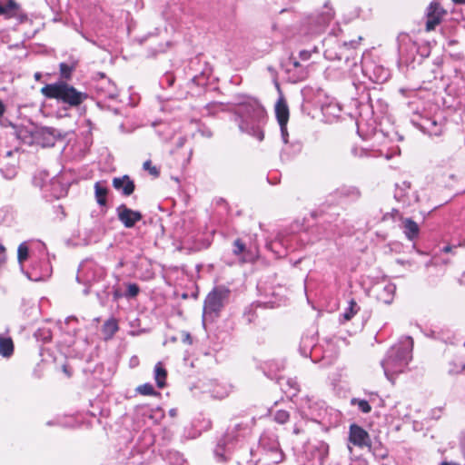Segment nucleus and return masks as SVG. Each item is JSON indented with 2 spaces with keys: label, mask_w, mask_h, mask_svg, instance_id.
Returning <instances> with one entry per match:
<instances>
[{
  "label": "nucleus",
  "mask_w": 465,
  "mask_h": 465,
  "mask_svg": "<svg viewBox=\"0 0 465 465\" xmlns=\"http://www.w3.org/2000/svg\"><path fill=\"white\" fill-rule=\"evenodd\" d=\"M117 211L120 221L126 227H132L136 222H138L141 219V213L139 212L128 209L125 207V205H121Z\"/></svg>",
  "instance_id": "5"
},
{
  "label": "nucleus",
  "mask_w": 465,
  "mask_h": 465,
  "mask_svg": "<svg viewBox=\"0 0 465 465\" xmlns=\"http://www.w3.org/2000/svg\"><path fill=\"white\" fill-rule=\"evenodd\" d=\"M5 248L3 245L0 244V266L5 262Z\"/></svg>",
  "instance_id": "28"
},
{
  "label": "nucleus",
  "mask_w": 465,
  "mask_h": 465,
  "mask_svg": "<svg viewBox=\"0 0 465 465\" xmlns=\"http://www.w3.org/2000/svg\"><path fill=\"white\" fill-rule=\"evenodd\" d=\"M29 257V247L27 243L22 242L17 249V261L20 266L21 271L24 272V274L28 278L32 279L30 274L27 272L24 271V262L28 259Z\"/></svg>",
  "instance_id": "10"
},
{
  "label": "nucleus",
  "mask_w": 465,
  "mask_h": 465,
  "mask_svg": "<svg viewBox=\"0 0 465 465\" xmlns=\"http://www.w3.org/2000/svg\"><path fill=\"white\" fill-rule=\"evenodd\" d=\"M401 229L406 238L410 241H413L419 236L420 227L417 223L411 218L401 220Z\"/></svg>",
  "instance_id": "8"
},
{
  "label": "nucleus",
  "mask_w": 465,
  "mask_h": 465,
  "mask_svg": "<svg viewBox=\"0 0 465 465\" xmlns=\"http://www.w3.org/2000/svg\"><path fill=\"white\" fill-rule=\"evenodd\" d=\"M189 339H190V335L187 334L185 337V340H189Z\"/></svg>",
  "instance_id": "38"
},
{
  "label": "nucleus",
  "mask_w": 465,
  "mask_h": 465,
  "mask_svg": "<svg viewBox=\"0 0 465 465\" xmlns=\"http://www.w3.org/2000/svg\"><path fill=\"white\" fill-rule=\"evenodd\" d=\"M5 112V104L0 101V119L2 118V116L4 115Z\"/></svg>",
  "instance_id": "30"
},
{
  "label": "nucleus",
  "mask_w": 465,
  "mask_h": 465,
  "mask_svg": "<svg viewBox=\"0 0 465 465\" xmlns=\"http://www.w3.org/2000/svg\"><path fill=\"white\" fill-rule=\"evenodd\" d=\"M41 133H42L43 134H49V135H52V133H51L50 129H48V128H43V129L41 130Z\"/></svg>",
  "instance_id": "31"
},
{
  "label": "nucleus",
  "mask_w": 465,
  "mask_h": 465,
  "mask_svg": "<svg viewBox=\"0 0 465 465\" xmlns=\"http://www.w3.org/2000/svg\"><path fill=\"white\" fill-rule=\"evenodd\" d=\"M234 246H235V250H234V252L236 254H239L241 253L243 250H244V245L243 243L239 241V240H236L235 242H234Z\"/></svg>",
  "instance_id": "25"
},
{
  "label": "nucleus",
  "mask_w": 465,
  "mask_h": 465,
  "mask_svg": "<svg viewBox=\"0 0 465 465\" xmlns=\"http://www.w3.org/2000/svg\"><path fill=\"white\" fill-rule=\"evenodd\" d=\"M275 114L279 124H287L289 121V107L282 96H280L275 104Z\"/></svg>",
  "instance_id": "9"
},
{
  "label": "nucleus",
  "mask_w": 465,
  "mask_h": 465,
  "mask_svg": "<svg viewBox=\"0 0 465 465\" xmlns=\"http://www.w3.org/2000/svg\"><path fill=\"white\" fill-rule=\"evenodd\" d=\"M441 17L439 16V15H429L428 14V20L426 23V28L428 31L433 30L437 25L440 24Z\"/></svg>",
  "instance_id": "16"
},
{
  "label": "nucleus",
  "mask_w": 465,
  "mask_h": 465,
  "mask_svg": "<svg viewBox=\"0 0 465 465\" xmlns=\"http://www.w3.org/2000/svg\"><path fill=\"white\" fill-rule=\"evenodd\" d=\"M274 420L278 423L283 424L289 420V413L286 411H278L274 415Z\"/></svg>",
  "instance_id": "20"
},
{
  "label": "nucleus",
  "mask_w": 465,
  "mask_h": 465,
  "mask_svg": "<svg viewBox=\"0 0 465 465\" xmlns=\"http://www.w3.org/2000/svg\"><path fill=\"white\" fill-rule=\"evenodd\" d=\"M139 288L134 283H130L127 287V295L130 297H134L138 294Z\"/></svg>",
  "instance_id": "23"
},
{
  "label": "nucleus",
  "mask_w": 465,
  "mask_h": 465,
  "mask_svg": "<svg viewBox=\"0 0 465 465\" xmlns=\"http://www.w3.org/2000/svg\"><path fill=\"white\" fill-rule=\"evenodd\" d=\"M154 379L159 388H163L165 385L166 371L160 362L154 367Z\"/></svg>",
  "instance_id": "14"
},
{
  "label": "nucleus",
  "mask_w": 465,
  "mask_h": 465,
  "mask_svg": "<svg viewBox=\"0 0 465 465\" xmlns=\"http://www.w3.org/2000/svg\"><path fill=\"white\" fill-rule=\"evenodd\" d=\"M107 190L100 183H95V196L97 203H105Z\"/></svg>",
  "instance_id": "15"
},
{
  "label": "nucleus",
  "mask_w": 465,
  "mask_h": 465,
  "mask_svg": "<svg viewBox=\"0 0 465 465\" xmlns=\"http://www.w3.org/2000/svg\"><path fill=\"white\" fill-rule=\"evenodd\" d=\"M280 127H281V132H282L283 141H284V143H287V136H288L287 124H280Z\"/></svg>",
  "instance_id": "27"
},
{
  "label": "nucleus",
  "mask_w": 465,
  "mask_h": 465,
  "mask_svg": "<svg viewBox=\"0 0 465 465\" xmlns=\"http://www.w3.org/2000/svg\"><path fill=\"white\" fill-rule=\"evenodd\" d=\"M143 169L147 171L151 175L157 177L159 175V170L156 166L152 164L150 160L145 161L143 165Z\"/></svg>",
  "instance_id": "18"
},
{
  "label": "nucleus",
  "mask_w": 465,
  "mask_h": 465,
  "mask_svg": "<svg viewBox=\"0 0 465 465\" xmlns=\"http://www.w3.org/2000/svg\"><path fill=\"white\" fill-rule=\"evenodd\" d=\"M349 440L351 443L361 448L370 445L368 432L356 424H352L350 427Z\"/></svg>",
  "instance_id": "4"
},
{
  "label": "nucleus",
  "mask_w": 465,
  "mask_h": 465,
  "mask_svg": "<svg viewBox=\"0 0 465 465\" xmlns=\"http://www.w3.org/2000/svg\"><path fill=\"white\" fill-rule=\"evenodd\" d=\"M114 187L125 195H130L134 190V182L129 176L117 177L113 180Z\"/></svg>",
  "instance_id": "7"
},
{
  "label": "nucleus",
  "mask_w": 465,
  "mask_h": 465,
  "mask_svg": "<svg viewBox=\"0 0 465 465\" xmlns=\"http://www.w3.org/2000/svg\"><path fill=\"white\" fill-rule=\"evenodd\" d=\"M357 303L353 301L350 302V308L349 310L344 313V318L346 320H350L356 312H357Z\"/></svg>",
  "instance_id": "22"
},
{
  "label": "nucleus",
  "mask_w": 465,
  "mask_h": 465,
  "mask_svg": "<svg viewBox=\"0 0 465 465\" xmlns=\"http://www.w3.org/2000/svg\"><path fill=\"white\" fill-rule=\"evenodd\" d=\"M229 290L225 287L214 288L206 297L203 306V319L216 317L228 299Z\"/></svg>",
  "instance_id": "3"
},
{
  "label": "nucleus",
  "mask_w": 465,
  "mask_h": 465,
  "mask_svg": "<svg viewBox=\"0 0 465 465\" xmlns=\"http://www.w3.org/2000/svg\"><path fill=\"white\" fill-rule=\"evenodd\" d=\"M461 369H463V366H460V368L450 369V372H459Z\"/></svg>",
  "instance_id": "32"
},
{
  "label": "nucleus",
  "mask_w": 465,
  "mask_h": 465,
  "mask_svg": "<svg viewBox=\"0 0 465 465\" xmlns=\"http://www.w3.org/2000/svg\"><path fill=\"white\" fill-rule=\"evenodd\" d=\"M264 137V134L262 131H259L258 134H257V138L260 140V141H262Z\"/></svg>",
  "instance_id": "33"
},
{
  "label": "nucleus",
  "mask_w": 465,
  "mask_h": 465,
  "mask_svg": "<svg viewBox=\"0 0 465 465\" xmlns=\"http://www.w3.org/2000/svg\"><path fill=\"white\" fill-rule=\"evenodd\" d=\"M35 79H39L41 77V74L39 73H36L35 75Z\"/></svg>",
  "instance_id": "36"
},
{
  "label": "nucleus",
  "mask_w": 465,
  "mask_h": 465,
  "mask_svg": "<svg viewBox=\"0 0 465 465\" xmlns=\"http://www.w3.org/2000/svg\"><path fill=\"white\" fill-rule=\"evenodd\" d=\"M137 391L143 395H153L154 394V390L152 384L145 383L137 388Z\"/></svg>",
  "instance_id": "19"
},
{
  "label": "nucleus",
  "mask_w": 465,
  "mask_h": 465,
  "mask_svg": "<svg viewBox=\"0 0 465 465\" xmlns=\"http://www.w3.org/2000/svg\"><path fill=\"white\" fill-rule=\"evenodd\" d=\"M396 291L395 284L385 282L377 286V298L379 301L390 304L392 302Z\"/></svg>",
  "instance_id": "6"
},
{
  "label": "nucleus",
  "mask_w": 465,
  "mask_h": 465,
  "mask_svg": "<svg viewBox=\"0 0 465 465\" xmlns=\"http://www.w3.org/2000/svg\"><path fill=\"white\" fill-rule=\"evenodd\" d=\"M189 339H190V335L187 334L185 337V340H189Z\"/></svg>",
  "instance_id": "37"
},
{
  "label": "nucleus",
  "mask_w": 465,
  "mask_h": 465,
  "mask_svg": "<svg viewBox=\"0 0 465 465\" xmlns=\"http://www.w3.org/2000/svg\"><path fill=\"white\" fill-rule=\"evenodd\" d=\"M60 71H61V74L65 77V78H68L70 76V74H71V68L65 64H60Z\"/></svg>",
  "instance_id": "24"
},
{
  "label": "nucleus",
  "mask_w": 465,
  "mask_h": 465,
  "mask_svg": "<svg viewBox=\"0 0 465 465\" xmlns=\"http://www.w3.org/2000/svg\"><path fill=\"white\" fill-rule=\"evenodd\" d=\"M413 341L411 337H405L400 344L393 345L381 361L384 374L392 381L394 376L402 372L411 360Z\"/></svg>",
  "instance_id": "1"
},
{
  "label": "nucleus",
  "mask_w": 465,
  "mask_h": 465,
  "mask_svg": "<svg viewBox=\"0 0 465 465\" xmlns=\"http://www.w3.org/2000/svg\"><path fill=\"white\" fill-rule=\"evenodd\" d=\"M214 453H215L218 460H225L223 454L220 451V446L217 447V449L214 450Z\"/></svg>",
  "instance_id": "29"
},
{
  "label": "nucleus",
  "mask_w": 465,
  "mask_h": 465,
  "mask_svg": "<svg viewBox=\"0 0 465 465\" xmlns=\"http://www.w3.org/2000/svg\"><path fill=\"white\" fill-rule=\"evenodd\" d=\"M18 9V5L14 0H0V15L8 16L15 15Z\"/></svg>",
  "instance_id": "11"
},
{
  "label": "nucleus",
  "mask_w": 465,
  "mask_h": 465,
  "mask_svg": "<svg viewBox=\"0 0 465 465\" xmlns=\"http://www.w3.org/2000/svg\"><path fill=\"white\" fill-rule=\"evenodd\" d=\"M118 330L117 322L114 319L108 320L103 326V333L106 339H110Z\"/></svg>",
  "instance_id": "13"
},
{
  "label": "nucleus",
  "mask_w": 465,
  "mask_h": 465,
  "mask_svg": "<svg viewBox=\"0 0 465 465\" xmlns=\"http://www.w3.org/2000/svg\"><path fill=\"white\" fill-rule=\"evenodd\" d=\"M452 1L455 3H458V4H461V3L465 2V0H452Z\"/></svg>",
  "instance_id": "35"
},
{
  "label": "nucleus",
  "mask_w": 465,
  "mask_h": 465,
  "mask_svg": "<svg viewBox=\"0 0 465 465\" xmlns=\"http://www.w3.org/2000/svg\"><path fill=\"white\" fill-rule=\"evenodd\" d=\"M429 15H439L440 17H442L444 15V11L440 7L437 3H431L428 8Z\"/></svg>",
  "instance_id": "21"
},
{
  "label": "nucleus",
  "mask_w": 465,
  "mask_h": 465,
  "mask_svg": "<svg viewBox=\"0 0 465 465\" xmlns=\"http://www.w3.org/2000/svg\"><path fill=\"white\" fill-rule=\"evenodd\" d=\"M441 465H460L459 463H456V462H448V461H443L441 463Z\"/></svg>",
  "instance_id": "34"
},
{
  "label": "nucleus",
  "mask_w": 465,
  "mask_h": 465,
  "mask_svg": "<svg viewBox=\"0 0 465 465\" xmlns=\"http://www.w3.org/2000/svg\"><path fill=\"white\" fill-rule=\"evenodd\" d=\"M351 404L358 406V408L364 413H368L371 410L369 402L365 400L352 399Z\"/></svg>",
  "instance_id": "17"
},
{
  "label": "nucleus",
  "mask_w": 465,
  "mask_h": 465,
  "mask_svg": "<svg viewBox=\"0 0 465 465\" xmlns=\"http://www.w3.org/2000/svg\"><path fill=\"white\" fill-rule=\"evenodd\" d=\"M272 454L274 455V457L272 458V460L275 463L282 461L283 459V454L281 451L273 450V451H272Z\"/></svg>",
  "instance_id": "26"
},
{
  "label": "nucleus",
  "mask_w": 465,
  "mask_h": 465,
  "mask_svg": "<svg viewBox=\"0 0 465 465\" xmlns=\"http://www.w3.org/2000/svg\"><path fill=\"white\" fill-rule=\"evenodd\" d=\"M13 351V341L10 338L0 337V354L4 357H9Z\"/></svg>",
  "instance_id": "12"
},
{
  "label": "nucleus",
  "mask_w": 465,
  "mask_h": 465,
  "mask_svg": "<svg viewBox=\"0 0 465 465\" xmlns=\"http://www.w3.org/2000/svg\"><path fill=\"white\" fill-rule=\"evenodd\" d=\"M41 93L47 98L56 99L71 107L80 105L87 97L85 93L76 90L64 82L46 84L42 87Z\"/></svg>",
  "instance_id": "2"
}]
</instances>
